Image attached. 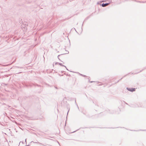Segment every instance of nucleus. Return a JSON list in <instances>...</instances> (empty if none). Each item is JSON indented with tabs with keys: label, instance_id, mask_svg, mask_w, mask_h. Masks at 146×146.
Segmentation results:
<instances>
[{
	"label": "nucleus",
	"instance_id": "nucleus-1",
	"mask_svg": "<svg viewBox=\"0 0 146 146\" xmlns=\"http://www.w3.org/2000/svg\"><path fill=\"white\" fill-rule=\"evenodd\" d=\"M127 89L129 91H131V92H133V91H134L135 90V88H127Z\"/></svg>",
	"mask_w": 146,
	"mask_h": 146
},
{
	"label": "nucleus",
	"instance_id": "nucleus-2",
	"mask_svg": "<svg viewBox=\"0 0 146 146\" xmlns=\"http://www.w3.org/2000/svg\"><path fill=\"white\" fill-rule=\"evenodd\" d=\"M109 4V3H103L102 4V6L103 7H106V6L108 5Z\"/></svg>",
	"mask_w": 146,
	"mask_h": 146
},
{
	"label": "nucleus",
	"instance_id": "nucleus-3",
	"mask_svg": "<svg viewBox=\"0 0 146 146\" xmlns=\"http://www.w3.org/2000/svg\"><path fill=\"white\" fill-rule=\"evenodd\" d=\"M24 24V23H23L21 25L22 26V28H24L25 29H26V28H25L26 27L27 25V23H25V27H23V25Z\"/></svg>",
	"mask_w": 146,
	"mask_h": 146
},
{
	"label": "nucleus",
	"instance_id": "nucleus-4",
	"mask_svg": "<svg viewBox=\"0 0 146 146\" xmlns=\"http://www.w3.org/2000/svg\"><path fill=\"white\" fill-rule=\"evenodd\" d=\"M58 64L59 65H60L61 66H64V67H65L66 68V69L68 70V69L66 68V66H64V65H62V63H58Z\"/></svg>",
	"mask_w": 146,
	"mask_h": 146
},
{
	"label": "nucleus",
	"instance_id": "nucleus-5",
	"mask_svg": "<svg viewBox=\"0 0 146 146\" xmlns=\"http://www.w3.org/2000/svg\"><path fill=\"white\" fill-rule=\"evenodd\" d=\"M32 142H33V143H38L39 144H41V145L42 144V143H39L38 142H34L33 141H32Z\"/></svg>",
	"mask_w": 146,
	"mask_h": 146
},
{
	"label": "nucleus",
	"instance_id": "nucleus-6",
	"mask_svg": "<svg viewBox=\"0 0 146 146\" xmlns=\"http://www.w3.org/2000/svg\"><path fill=\"white\" fill-rule=\"evenodd\" d=\"M80 75H81V76H83V77H87L86 76V75H83V74H80Z\"/></svg>",
	"mask_w": 146,
	"mask_h": 146
},
{
	"label": "nucleus",
	"instance_id": "nucleus-7",
	"mask_svg": "<svg viewBox=\"0 0 146 146\" xmlns=\"http://www.w3.org/2000/svg\"><path fill=\"white\" fill-rule=\"evenodd\" d=\"M61 55H58V58L59 59V60H60L59 58V57Z\"/></svg>",
	"mask_w": 146,
	"mask_h": 146
},
{
	"label": "nucleus",
	"instance_id": "nucleus-8",
	"mask_svg": "<svg viewBox=\"0 0 146 146\" xmlns=\"http://www.w3.org/2000/svg\"><path fill=\"white\" fill-rule=\"evenodd\" d=\"M58 64V62H56L55 63V64Z\"/></svg>",
	"mask_w": 146,
	"mask_h": 146
},
{
	"label": "nucleus",
	"instance_id": "nucleus-9",
	"mask_svg": "<svg viewBox=\"0 0 146 146\" xmlns=\"http://www.w3.org/2000/svg\"><path fill=\"white\" fill-rule=\"evenodd\" d=\"M68 112H67V114H68Z\"/></svg>",
	"mask_w": 146,
	"mask_h": 146
},
{
	"label": "nucleus",
	"instance_id": "nucleus-10",
	"mask_svg": "<svg viewBox=\"0 0 146 146\" xmlns=\"http://www.w3.org/2000/svg\"><path fill=\"white\" fill-rule=\"evenodd\" d=\"M26 139H25V141L26 142Z\"/></svg>",
	"mask_w": 146,
	"mask_h": 146
}]
</instances>
